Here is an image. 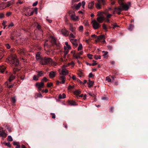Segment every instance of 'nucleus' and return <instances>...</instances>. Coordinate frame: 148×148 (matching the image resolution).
I'll return each instance as SVG.
<instances>
[{"label": "nucleus", "instance_id": "1", "mask_svg": "<svg viewBox=\"0 0 148 148\" xmlns=\"http://www.w3.org/2000/svg\"><path fill=\"white\" fill-rule=\"evenodd\" d=\"M9 60L14 66H17L19 64V61L15 56H11L9 58Z\"/></svg>", "mask_w": 148, "mask_h": 148}, {"label": "nucleus", "instance_id": "2", "mask_svg": "<svg viewBox=\"0 0 148 148\" xmlns=\"http://www.w3.org/2000/svg\"><path fill=\"white\" fill-rule=\"evenodd\" d=\"M52 62L51 58L48 57H45L41 59L40 64L42 65H45L47 64H50Z\"/></svg>", "mask_w": 148, "mask_h": 148}, {"label": "nucleus", "instance_id": "3", "mask_svg": "<svg viewBox=\"0 0 148 148\" xmlns=\"http://www.w3.org/2000/svg\"><path fill=\"white\" fill-rule=\"evenodd\" d=\"M98 3L95 4L96 8L98 9H101L102 8L101 5H105L106 4L105 0H97Z\"/></svg>", "mask_w": 148, "mask_h": 148}, {"label": "nucleus", "instance_id": "4", "mask_svg": "<svg viewBox=\"0 0 148 148\" xmlns=\"http://www.w3.org/2000/svg\"><path fill=\"white\" fill-rule=\"evenodd\" d=\"M92 23L93 28L95 29H97L100 26L99 23L95 20H94L92 21Z\"/></svg>", "mask_w": 148, "mask_h": 148}, {"label": "nucleus", "instance_id": "5", "mask_svg": "<svg viewBox=\"0 0 148 148\" xmlns=\"http://www.w3.org/2000/svg\"><path fill=\"white\" fill-rule=\"evenodd\" d=\"M69 14L72 20L74 21H76L77 20L78 17L75 16L74 12L72 11H70L69 12Z\"/></svg>", "mask_w": 148, "mask_h": 148}, {"label": "nucleus", "instance_id": "6", "mask_svg": "<svg viewBox=\"0 0 148 148\" xmlns=\"http://www.w3.org/2000/svg\"><path fill=\"white\" fill-rule=\"evenodd\" d=\"M65 67V66L63 65L62 67V70L61 73H60V75H63L64 76H65L69 73V71L66 69H64Z\"/></svg>", "mask_w": 148, "mask_h": 148}, {"label": "nucleus", "instance_id": "7", "mask_svg": "<svg viewBox=\"0 0 148 148\" xmlns=\"http://www.w3.org/2000/svg\"><path fill=\"white\" fill-rule=\"evenodd\" d=\"M44 85V84L42 82H41L40 83L37 82L35 84V86L37 87L38 89L39 90H40L41 88L43 87Z\"/></svg>", "mask_w": 148, "mask_h": 148}, {"label": "nucleus", "instance_id": "8", "mask_svg": "<svg viewBox=\"0 0 148 148\" xmlns=\"http://www.w3.org/2000/svg\"><path fill=\"white\" fill-rule=\"evenodd\" d=\"M62 34L64 36H66L69 35V32L65 29H62L61 30Z\"/></svg>", "mask_w": 148, "mask_h": 148}, {"label": "nucleus", "instance_id": "9", "mask_svg": "<svg viewBox=\"0 0 148 148\" xmlns=\"http://www.w3.org/2000/svg\"><path fill=\"white\" fill-rule=\"evenodd\" d=\"M56 72L52 71L49 73V76L50 78H53L56 75Z\"/></svg>", "mask_w": 148, "mask_h": 148}, {"label": "nucleus", "instance_id": "10", "mask_svg": "<svg viewBox=\"0 0 148 148\" xmlns=\"http://www.w3.org/2000/svg\"><path fill=\"white\" fill-rule=\"evenodd\" d=\"M50 41L52 45H56V39L52 36L50 37Z\"/></svg>", "mask_w": 148, "mask_h": 148}, {"label": "nucleus", "instance_id": "11", "mask_svg": "<svg viewBox=\"0 0 148 148\" xmlns=\"http://www.w3.org/2000/svg\"><path fill=\"white\" fill-rule=\"evenodd\" d=\"M70 41L73 44L75 47L77 46V40L73 39H71L70 40Z\"/></svg>", "mask_w": 148, "mask_h": 148}, {"label": "nucleus", "instance_id": "12", "mask_svg": "<svg viewBox=\"0 0 148 148\" xmlns=\"http://www.w3.org/2000/svg\"><path fill=\"white\" fill-rule=\"evenodd\" d=\"M36 58L37 60H39L40 62V61H41L42 59L43 58H41L39 53H38L37 54H36Z\"/></svg>", "mask_w": 148, "mask_h": 148}, {"label": "nucleus", "instance_id": "13", "mask_svg": "<svg viewBox=\"0 0 148 148\" xmlns=\"http://www.w3.org/2000/svg\"><path fill=\"white\" fill-rule=\"evenodd\" d=\"M97 20L99 23H101L103 21V17L100 16L98 17Z\"/></svg>", "mask_w": 148, "mask_h": 148}, {"label": "nucleus", "instance_id": "14", "mask_svg": "<svg viewBox=\"0 0 148 148\" xmlns=\"http://www.w3.org/2000/svg\"><path fill=\"white\" fill-rule=\"evenodd\" d=\"M94 82L93 81H90V79H89L88 82L87 83L88 84V86L90 88L92 86Z\"/></svg>", "mask_w": 148, "mask_h": 148}, {"label": "nucleus", "instance_id": "15", "mask_svg": "<svg viewBox=\"0 0 148 148\" xmlns=\"http://www.w3.org/2000/svg\"><path fill=\"white\" fill-rule=\"evenodd\" d=\"M94 3V1H92L91 2L89 3H88V8L90 9L92 8L93 7Z\"/></svg>", "mask_w": 148, "mask_h": 148}, {"label": "nucleus", "instance_id": "16", "mask_svg": "<svg viewBox=\"0 0 148 148\" xmlns=\"http://www.w3.org/2000/svg\"><path fill=\"white\" fill-rule=\"evenodd\" d=\"M5 69L6 67L5 66L3 65H0V71L1 72H3Z\"/></svg>", "mask_w": 148, "mask_h": 148}, {"label": "nucleus", "instance_id": "17", "mask_svg": "<svg viewBox=\"0 0 148 148\" xmlns=\"http://www.w3.org/2000/svg\"><path fill=\"white\" fill-rule=\"evenodd\" d=\"M68 103L69 105L71 106H75L76 105V103L73 101H68Z\"/></svg>", "mask_w": 148, "mask_h": 148}, {"label": "nucleus", "instance_id": "18", "mask_svg": "<svg viewBox=\"0 0 148 148\" xmlns=\"http://www.w3.org/2000/svg\"><path fill=\"white\" fill-rule=\"evenodd\" d=\"M65 77L64 76H60L59 77V79L60 80H62V84H64L65 82L64 79Z\"/></svg>", "mask_w": 148, "mask_h": 148}, {"label": "nucleus", "instance_id": "19", "mask_svg": "<svg viewBox=\"0 0 148 148\" xmlns=\"http://www.w3.org/2000/svg\"><path fill=\"white\" fill-rule=\"evenodd\" d=\"M38 73L37 75L38 77H42L44 75V73L42 71H38L37 72Z\"/></svg>", "mask_w": 148, "mask_h": 148}, {"label": "nucleus", "instance_id": "20", "mask_svg": "<svg viewBox=\"0 0 148 148\" xmlns=\"http://www.w3.org/2000/svg\"><path fill=\"white\" fill-rule=\"evenodd\" d=\"M66 95L64 93H63L62 95L60 94L58 96V98L60 99H62L65 98L66 97Z\"/></svg>", "mask_w": 148, "mask_h": 148}, {"label": "nucleus", "instance_id": "21", "mask_svg": "<svg viewBox=\"0 0 148 148\" xmlns=\"http://www.w3.org/2000/svg\"><path fill=\"white\" fill-rule=\"evenodd\" d=\"M7 134L4 131H3L0 134V137L5 138Z\"/></svg>", "mask_w": 148, "mask_h": 148}, {"label": "nucleus", "instance_id": "22", "mask_svg": "<svg viewBox=\"0 0 148 148\" xmlns=\"http://www.w3.org/2000/svg\"><path fill=\"white\" fill-rule=\"evenodd\" d=\"M81 93V91L79 90H77L74 91L73 93L75 95H78Z\"/></svg>", "mask_w": 148, "mask_h": 148}, {"label": "nucleus", "instance_id": "23", "mask_svg": "<svg viewBox=\"0 0 148 148\" xmlns=\"http://www.w3.org/2000/svg\"><path fill=\"white\" fill-rule=\"evenodd\" d=\"M69 29L74 34L75 30V28L73 27L71 25H70L69 27Z\"/></svg>", "mask_w": 148, "mask_h": 148}, {"label": "nucleus", "instance_id": "24", "mask_svg": "<svg viewBox=\"0 0 148 148\" xmlns=\"http://www.w3.org/2000/svg\"><path fill=\"white\" fill-rule=\"evenodd\" d=\"M15 76L12 74L10 76L9 79V81L10 82H11L12 80L14 79Z\"/></svg>", "mask_w": 148, "mask_h": 148}, {"label": "nucleus", "instance_id": "25", "mask_svg": "<svg viewBox=\"0 0 148 148\" xmlns=\"http://www.w3.org/2000/svg\"><path fill=\"white\" fill-rule=\"evenodd\" d=\"M97 38H98V40H100L103 38H105V36L104 35H100L97 36Z\"/></svg>", "mask_w": 148, "mask_h": 148}, {"label": "nucleus", "instance_id": "26", "mask_svg": "<svg viewBox=\"0 0 148 148\" xmlns=\"http://www.w3.org/2000/svg\"><path fill=\"white\" fill-rule=\"evenodd\" d=\"M64 49L65 51H64V56H65L66 55H67V54L69 52V50L68 49H67V48H66V46H64Z\"/></svg>", "mask_w": 148, "mask_h": 148}, {"label": "nucleus", "instance_id": "27", "mask_svg": "<svg viewBox=\"0 0 148 148\" xmlns=\"http://www.w3.org/2000/svg\"><path fill=\"white\" fill-rule=\"evenodd\" d=\"M82 5V4L81 2H79L78 4H77L75 6V8L77 9H79Z\"/></svg>", "mask_w": 148, "mask_h": 148}, {"label": "nucleus", "instance_id": "28", "mask_svg": "<svg viewBox=\"0 0 148 148\" xmlns=\"http://www.w3.org/2000/svg\"><path fill=\"white\" fill-rule=\"evenodd\" d=\"M38 77L37 75H34L33 77V79L34 80H35L36 81H37L38 80Z\"/></svg>", "mask_w": 148, "mask_h": 148}, {"label": "nucleus", "instance_id": "29", "mask_svg": "<svg viewBox=\"0 0 148 148\" xmlns=\"http://www.w3.org/2000/svg\"><path fill=\"white\" fill-rule=\"evenodd\" d=\"M5 85L7 86V87L9 88H10L12 87H13L14 84H12L10 85L9 86H8V82H5Z\"/></svg>", "mask_w": 148, "mask_h": 148}, {"label": "nucleus", "instance_id": "30", "mask_svg": "<svg viewBox=\"0 0 148 148\" xmlns=\"http://www.w3.org/2000/svg\"><path fill=\"white\" fill-rule=\"evenodd\" d=\"M134 28V26L133 25H130V26H129V27H128V29L130 30V31H131L132 29H133V28Z\"/></svg>", "mask_w": 148, "mask_h": 148}, {"label": "nucleus", "instance_id": "31", "mask_svg": "<svg viewBox=\"0 0 148 148\" xmlns=\"http://www.w3.org/2000/svg\"><path fill=\"white\" fill-rule=\"evenodd\" d=\"M7 140L9 141H12L13 140V139L11 136H8V137Z\"/></svg>", "mask_w": 148, "mask_h": 148}, {"label": "nucleus", "instance_id": "32", "mask_svg": "<svg viewBox=\"0 0 148 148\" xmlns=\"http://www.w3.org/2000/svg\"><path fill=\"white\" fill-rule=\"evenodd\" d=\"M102 52L104 53V54H103V55L104 57V58L106 57V55H107L108 53V52L103 51H102Z\"/></svg>", "mask_w": 148, "mask_h": 148}, {"label": "nucleus", "instance_id": "33", "mask_svg": "<svg viewBox=\"0 0 148 148\" xmlns=\"http://www.w3.org/2000/svg\"><path fill=\"white\" fill-rule=\"evenodd\" d=\"M103 26V29H105L106 30V32H107L108 31L107 30V28L106 27V25H105L104 24H103L102 25Z\"/></svg>", "mask_w": 148, "mask_h": 148}, {"label": "nucleus", "instance_id": "34", "mask_svg": "<svg viewBox=\"0 0 148 148\" xmlns=\"http://www.w3.org/2000/svg\"><path fill=\"white\" fill-rule=\"evenodd\" d=\"M94 58L96 59L97 60L98 59H101V56L100 55H95L94 56Z\"/></svg>", "mask_w": 148, "mask_h": 148}, {"label": "nucleus", "instance_id": "35", "mask_svg": "<svg viewBox=\"0 0 148 148\" xmlns=\"http://www.w3.org/2000/svg\"><path fill=\"white\" fill-rule=\"evenodd\" d=\"M82 44H79L77 49L79 51L81 50L82 49Z\"/></svg>", "mask_w": 148, "mask_h": 148}, {"label": "nucleus", "instance_id": "36", "mask_svg": "<svg viewBox=\"0 0 148 148\" xmlns=\"http://www.w3.org/2000/svg\"><path fill=\"white\" fill-rule=\"evenodd\" d=\"M83 27L81 25L78 28V30L82 32L83 31Z\"/></svg>", "mask_w": 148, "mask_h": 148}, {"label": "nucleus", "instance_id": "37", "mask_svg": "<svg viewBox=\"0 0 148 148\" xmlns=\"http://www.w3.org/2000/svg\"><path fill=\"white\" fill-rule=\"evenodd\" d=\"M74 87L75 86L74 85L72 86L71 85H69L68 88V89L69 90H71V89L74 88Z\"/></svg>", "mask_w": 148, "mask_h": 148}, {"label": "nucleus", "instance_id": "38", "mask_svg": "<svg viewBox=\"0 0 148 148\" xmlns=\"http://www.w3.org/2000/svg\"><path fill=\"white\" fill-rule=\"evenodd\" d=\"M106 80L108 81V82H110L111 81V79L108 77H106Z\"/></svg>", "mask_w": 148, "mask_h": 148}, {"label": "nucleus", "instance_id": "39", "mask_svg": "<svg viewBox=\"0 0 148 148\" xmlns=\"http://www.w3.org/2000/svg\"><path fill=\"white\" fill-rule=\"evenodd\" d=\"M112 15V14H108L106 15V18H109L111 17Z\"/></svg>", "mask_w": 148, "mask_h": 148}, {"label": "nucleus", "instance_id": "40", "mask_svg": "<svg viewBox=\"0 0 148 148\" xmlns=\"http://www.w3.org/2000/svg\"><path fill=\"white\" fill-rule=\"evenodd\" d=\"M69 37L70 38H75V36L72 33H71Z\"/></svg>", "mask_w": 148, "mask_h": 148}, {"label": "nucleus", "instance_id": "41", "mask_svg": "<svg viewBox=\"0 0 148 148\" xmlns=\"http://www.w3.org/2000/svg\"><path fill=\"white\" fill-rule=\"evenodd\" d=\"M92 55L91 54H87V56L90 59H91L92 58Z\"/></svg>", "mask_w": 148, "mask_h": 148}, {"label": "nucleus", "instance_id": "42", "mask_svg": "<svg viewBox=\"0 0 148 148\" xmlns=\"http://www.w3.org/2000/svg\"><path fill=\"white\" fill-rule=\"evenodd\" d=\"M5 145L8 146V147L10 148L11 147V144L9 142L6 143L5 144Z\"/></svg>", "mask_w": 148, "mask_h": 148}, {"label": "nucleus", "instance_id": "43", "mask_svg": "<svg viewBox=\"0 0 148 148\" xmlns=\"http://www.w3.org/2000/svg\"><path fill=\"white\" fill-rule=\"evenodd\" d=\"M74 56L77 59L80 57V56L78 55L77 54H75L74 55Z\"/></svg>", "mask_w": 148, "mask_h": 148}, {"label": "nucleus", "instance_id": "44", "mask_svg": "<svg viewBox=\"0 0 148 148\" xmlns=\"http://www.w3.org/2000/svg\"><path fill=\"white\" fill-rule=\"evenodd\" d=\"M53 85L52 83H48L47 84V86L48 87H50L51 86Z\"/></svg>", "mask_w": 148, "mask_h": 148}, {"label": "nucleus", "instance_id": "45", "mask_svg": "<svg viewBox=\"0 0 148 148\" xmlns=\"http://www.w3.org/2000/svg\"><path fill=\"white\" fill-rule=\"evenodd\" d=\"M107 48H108V49L110 50H112V47L110 45L107 46Z\"/></svg>", "mask_w": 148, "mask_h": 148}, {"label": "nucleus", "instance_id": "46", "mask_svg": "<svg viewBox=\"0 0 148 148\" xmlns=\"http://www.w3.org/2000/svg\"><path fill=\"white\" fill-rule=\"evenodd\" d=\"M42 80L45 82H47L49 80L47 79L45 77H44L42 79Z\"/></svg>", "mask_w": 148, "mask_h": 148}, {"label": "nucleus", "instance_id": "47", "mask_svg": "<svg viewBox=\"0 0 148 148\" xmlns=\"http://www.w3.org/2000/svg\"><path fill=\"white\" fill-rule=\"evenodd\" d=\"M11 100L13 103H14L16 101V100L15 97H13L12 98H11Z\"/></svg>", "mask_w": 148, "mask_h": 148}, {"label": "nucleus", "instance_id": "48", "mask_svg": "<svg viewBox=\"0 0 148 148\" xmlns=\"http://www.w3.org/2000/svg\"><path fill=\"white\" fill-rule=\"evenodd\" d=\"M5 45L7 49H9L10 48V47L8 44H5Z\"/></svg>", "mask_w": 148, "mask_h": 148}, {"label": "nucleus", "instance_id": "49", "mask_svg": "<svg viewBox=\"0 0 148 148\" xmlns=\"http://www.w3.org/2000/svg\"><path fill=\"white\" fill-rule=\"evenodd\" d=\"M66 48H67V49H68V50H69V49H71V46L69 45H67V46H66Z\"/></svg>", "mask_w": 148, "mask_h": 148}, {"label": "nucleus", "instance_id": "50", "mask_svg": "<svg viewBox=\"0 0 148 148\" xmlns=\"http://www.w3.org/2000/svg\"><path fill=\"white\" fill-rule=\"evenodd\" d=\"M19 144V143L18 142H16L15 141H14L13 142V144L14 145H17Z\"/></svg>", "mask_w": 148, "mask_h": 148}, {"label": "nucleus", "instance_id": "51", "mask_svg": "<svg viewBox=\"0 0 148 148\" xmlns=\"http://www.w3.org/2000/svg\"><path fill=\"white\" fill-rule=\"evenodd\" d=\"M85 4V2L84 1H82V7L83 8H84Z\"/></svg>", "mask_w": 148, "mask_h": 148}, {"label": "nucleus", "instance_id": "52", "mask_svg": "<svg viewBox=\"0 0 148 148\" xmlns=\"http://www.w3.org/2000/svg\"><path fill=\"white\" fill-rule=\"evenodd\" d=\"M11 14V12H8L6 13V15L7 16H10Z\"/></svg>", "mask_w": 148, "mask_h": 148}, {"label": "nucleus", "instance_id": "53", "mask_svg": "<svg viewBox=\"0 0 148 148\" xmlns=\"http://www.w3.org/2000/svg\"><path fill=\"white\" fill-rule=\"evenodd\" d=\"M38 3V2L37 1H36L34 3L32 4V6H36L37 5Z\"/></svg>", "mask_w": 148, "mask_h": 148}, {"label": "nucleus", "instance_id": "54", "mask_svg": "<svg viewBox=\"0 0 148 148\" xmlns=\"http://www.w3.org/2000/svg\"><path fill=\"white\" fill-rule=\"evenodd\" d=\"M14 26V24L13 23H11L10 24L8 25V27H12Z\"/></svg>", "mask_w": 148, "mask_h": 148}, {"label": "nucleus", "instance_id": "55", "mask_svg": "<svg viewBox=\"0 0 148 148\" xmlns=\"http://www.w3.org/2000/svg\"><path fill=\"white\" fill-rule=\"evenodd\" d=\"M103 14H104L106 15L107 14H108V10H105L104 12H102Z\"/></svg>", "mask_w": 148, "mask_h": 148}, {"label": "nucleus", "instance_id": "56", "mask_svg": "<svg viewBox=\"0 0 148 148\" xmlns=\"http://www.w3.org/2000/svg\"><path fill=\"white\" fill-rule=\"evenodd\" d=\"M105 21L106 22H107L108 23H110V21L109 18H106V19L105 20Z\"/></svg>", "mask_w": 148, "mask_h": 148}, {"label": "nucleus", "instance_id": "57", "mask_svg": "<svg viewBox=\"0 0 148 148\" xmlns=\"http://www.w3.org/2000/svg\"><path fill=\"white\" fill-rule=\"evenodd\" d=\"M21 53L22 54H23L25 53V52L23 50H21L20 51Z\"/></svg>", "mask_w": 148, "mask_h": 148}, {"label": "nucleus", "instance_id": "58", "mask_svg": "<svg viewBox=\"0 0 148 148\" xmlns=\"http://www.w3.org/2000/svg\"><path fill=\"white\" fill-rule=\"evenodd\" d=\"M93 61L94 62L92 64V66H95L97 64V63L94 60H93Z\"/></svg>", "mask_w": 148, "mask_h": 148}, {"label": "nucleus", "instance_id": "59", "mask_svg": "<svg viewBox=\"0 0 148 148\" xmlns=\"http://www.w3.org/2000/svg\"><path fill=\"white\" fill-rule=\"evenodd\" d=\"M93 75L92 74V73H90L88 75V77L89 78H91L93 76Z\"/></svg>", "mask_w": 148, "mask_h": 148}, {"label": "nucleus", "instance_id": "60", "mask_svg": "<svg viewBox=\"0 0 148 148\" xmlns=\"http://www.w3.org/2000/svg\"><path fill=\"white\" fill-rule=\"evenodd\" d=\"M83 53V51H82L80 52H79V53H78L77 54H78V55L80 56V55H82Z\"/></svg>", "mask_w": 148, "mask_h": 148}, {"label": "nucleus", "instance_id": "61", "mask_svg": "<svg viewBox=\"0 0 148 148\" xmlns=\"http://www.w3.org/2000/svg\"><path fill=\"white\" fill-rule=\"evenodd\" d=\"M102 99L103 100H108V99L106 97H102Z\"/></svg>", "mask_w": 148, "mask_h": 148}, {"label": "nucleus", "instance_id": "62", "mask_svg": "<svg viewBox=\"0 0 148 148\" xmlns=\"http://www.w3.org/2000/svg\"><path fill=\"white\" fill-rule=\"evenodd\" d=\"M4 16V14L3 13H1L0 14V18H3Z\"/></svg>", "mask_w": 148, "mask_h": 148}, {"label": "nucleus", "instance_id": "63", "mask_svg": "<svg viewBox=\"0 0 148 148\" xmlns=\"http://www.w3.org/2000/svg\"><path fill=\"white\" fill-rule=\"evenodd\" d=\"M34 11L36 13V14H37L38 13L37 12V8H34Z\"/></svg>", "mask_w": 148, "mask_h": 148}, {"label": "nucleus", "instance_id": "64", "mask_svg": "<svg viewBox=\"0 0 148 148\" xmlns=\"http://www.w3.org/2000/svg\"><path fill=\"white\" fill-rule=\"evenodd\" d=\"M88 94L90 95L93 97L94 96V95L92 93H88Z\"/></svg>", "mask_w": 148, "mask_h": 148}]
</instances>
